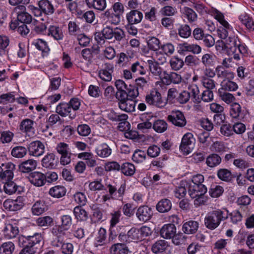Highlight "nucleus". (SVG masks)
<instances>
[{"label": "nucleus", "mask_w": 254, "mask_h": 254, "mask_svg": "<svg viewBox=\"0 0 254 254\" xmlns=\"http://www.w3.org/2000/svg\"><path fill=\"white\" fill-rule=\"evenodd\" d=\"M67 230L63 229L59 226H55L53 227L51 232L55 239L64 240L66 237V231Z\"/></svg>", "instance_id": "40"}, {"label": "nucleus", "mask_w": 254, "mask_h": 254, "mask_svg": "<svg viewBox=\"0 0 254 254\" xmlns=\"http://www.w3.org/2000/svg\"><path fill=\"white\" fill-rule=\"evenodd\" d=\"M43 241V237L41 233H36L33 235L23 236L18 238L19 244H25L32 248L38 250Z\"/></svg>", "instance_id": "2"}, {"label": "nucleus", "mask_w": 254, "mask_h": 254, "mask_svg": "<svg viewBox=\"0 0 254 254\" xmlns=\"http://www.w3.org/2000/svg\"><path fill=\"white\" fill-rule=\"evenodd\" d=\"M120 170L126 176H132L135 172L134 166L130 163L126 162L122 165Z\"/></svg>", "instance_id": "48"}, {"label": "nucleus", "mask_w": 254, "mask_h": 254, "mask_svg": "<svg viewBox=\"0 0 254 254\" xmlns=\"http://www.w3.org/2000/svg\"><path fill=\"white\" fill-rule=\"evenodd\" d=\"M96 152L99 157L106 158L111 155L112 150L107 144L102 143L97 147Z\"/></svg>", "instance_id": "32"}, {"label": "nucleus", "mask_w": 254, "mask_h": 254, "mask_svg": "<svg viewBox=\"0 0 254 254\" xmlns=\"http://www.w3.org/2000/svg\"><path fill=\"white\" fill-rule=\"evenodd\" d=\"M201 62L206 67L213 66L215 64V56L212 54H205L202 56Z\"/></svg>", "instance_id": "44"}, {"label": "nucleus", "mask_w": 254, "mask_h": 254, "mask_svg": "<svg viewBox=\"0 0 254 254\" xmlns=\"http://www.w3.org/2000/svg\"><path fill=\"white\" fill-rule=\"evenodd\" d=\"M198 225L199 224L197 221H189L184 224L182 230L186 234H192L197 231Z\"/></svg>", "instance_id": "23"}, {"label": "nucleus", "mask_w": 254, "mask_h": 254, "mask_svg": "<svg viewBox=\"0 0 254 254\" xmlns=\"http://www.w3.org/2000/svg\"><path fill=\"white\" fill-rule=\"evenodd\" d=\"M176 227L174 224H168L164 225L160 230L161 237L166 239H171L176 233Z\"/></svg>", "instance_id": "17"}, {"label": "nucleus", "mask_w": 254, "mask_h": 254, "mask_svg": "<svg viewBox=\"0 0 254 254\" xmlns=\"http://www.w3.org/2000/svg\"><path fill=\"white\" fill-rule=\"evenodd\" d=\"M188 192L192 198H195L205 194L207 192V188L205 185L197 186L195 184H189Z\"/></svg>", "instance_id": "13"}, {"label": "nucleus", "mask_w": 254, "mask_h": 254, "mask_svg": "<svg viewBox=\"0 0 254 254\" xmlns=\"http://www.w3.org/2000/svg\"><path fill=\"white\" fill-rule=\"evenodd\" d=\"M73 213L75 218L79 221H84L87 218V213L81 206L75 207Z\"/></svg>", "instance_id": "47"}, {"label": "nucleus", "mask_w": 254, "mask_h": 254, "mask_svg": "<svg viewBox=\"0 0 254 254\" xmlns=\"http://www.w3.org/2000/svg\"><path fill=\"white\" fill-rule=\"evenodd\" d=\"M15 169V165L11 162L2 164L0 166V181L2 184L5 182L11 180L13 178V171Z\"/></svg>", "instance_id": "5"}, {"label": "nucleus", "mask_w": 254, "mask_h": 254, "mask_svg": "<svg viewBox=\"0 0 254 254\" xmlns=\"http://www.w3.org/2000/svg\"><path fill=\"white\" fill-rule=\"evenodd\" d=\"M130 70L132 73H136L140 75H144L146 73V70L143 65L139 62L132 64L130 67Z\"/></svg>", "instance_id": "61"}, {"label": "nucleus", "mask_w": 254, "mask_h": 254, "mask_svg": "<svg viewBox=\"0 0 254 254\" xmlns=\"http://www.w3.org/2000/svg\"><path fill=\"white\" fill-rule=\"evenodd\" d=\"M232 80L223 79L220 84L221 88L219 89H222L227 92L236 91L238 88V85Z\"/></svg>", "instance_id": "29"}, {"label": "nucleus", "mask_w": 254, "mask_h": 254, "mask_svg": "<svg viewBox=\"0 0 254 254\" xmlns=\"http://www.w3.org/2000/svg\"><path fill=\"white\" fill-rule=\"evenodd\" d=\"M108 188L109 194L112 196L113 198L118 200L123 199L126 190V184L125 183L122 184L118 190L115 186L110 184L108 185Z\"/></svg>", "instance_id": "15"}, {"label": "nucleus", "mask_w": 254, "mask_h": 254, "mask_svg": "<svg viewBox=\"0 0 254 254\" xmlns=\"http://www.w3.org/2000/svg\"><path fill=\"white\" fill-rule=\"evenodd\" d=\"M108 118L109 120L113 121V122H123L124 124L126 123L125 122L128 116L127 115L125 114H118L114 111H111L108 114Z\"/></svg>", "instance_id": "49"}, {"label": "nucleus", "mask_w": 254, "mask_h": 254, "mask_svg": "<svg viewBox=\"0 0 254 254\" xmlns=\"http://www.w3.org/2000/svg\"><path fill=\"white\" fill-rule=\"evenodd\" d=\"M218 93L221 99L227 104L231 103L235 100L233 94L222 89H219Z\"/></svg>", "instance_id": "52"}, {"label": "nucleus", "mask_w": 254, "mask_h": 254, "mask_svg": "<svg viewBox=\"0 0 254 254\" xmlns=\"http://www.w3.org/2000/svg\"><path fill=\"white\" fill-rule=\"evenodd\" d=\"M86 5L99 12L104 11L107 7L106 0H85Z\"/></svg>", "instance_id": "20"}, {"label": "nucleus", "mask_w": 254, "mask_h": 254, "mask_svg": "<svg viewBox=\"0 0 254 254\" xmlns=\"http://www.w3.org/2000/svg\"><path fill=\"white\" fill-rule=\"evenodd\" d=\"M25 198L19 196L16 199H7L3 203V207L9 211H17L22 209L25 205Z\"/></svg>", "instance_id": "3"}, {"label": "nucleus", "mask_w": 254, "mask_h": 254, "mask_svg": "<svg viewBox=\"0 0 254 254\" xmlns=\"http://www.w3.org/2000/svg\"><path fill=\"white\" fill-rule=\"evenodd\" d=\"M216 75L219 78L223 79H233L234 74L233 72L226 69L222 65H218L215 68Z\"/></svg>", "instance_id": "21"}, {"label": "nucleus", "mask_w": 254, "mask_h": 254, "mask_svg": "<svg viewBox=\"0 0 254 254\" xmlns=\"http://www.w3.org/2000/svg\"><path fill=\"white\" fill-rule=\"evenodd\" d=\"M27 149L23 146L14 147L11 150V154L12 156L15 158H22L27 153Z\"/></svg>", "instance_id": "55"}, {"label": "nucleus", "mask_w": 254, "mask_h": 254, "mask_svg": "<svg viewBox=\"0 0 254 254\" xmlns=\"http://www.w3.org/2000/svg\"><path fill=\"white\" fill-rule=\"evenodd\" d=\"M168 243L164 240H160L154 243L151 248L152 251L155 254L163 253L168 247Z\"/></svg>", "instance_id": "27"}, {"label": "nucleus", "mask_w": 254, "mask_h": 254, "mask_svg": "<svg viewBox=\"0 0 254 254\" xmlns=\"http://www.w3.org/2000/svg\"><path fill=\"white\" fill-rule=\"evenodd\" d=\"M38 4L42 12L46 14H52L54 11V8L53 5L48 0H40Z\"/></svg>", "instance_id": "36"}, {"label": "nucleus", "mask_w": 254, "mask_h": 254, "mask_svg": "<svg viewBox=\"0 0 254 254\" xmlns=\"http://www.w3.org/2000/svg\"><path fill=\"white\" fill-rule=\"evenodd\" d=\"M114 13L119 20L121 19V16L124 13L125 8L124 4L120 2H115L112 6Z\"/></svg>", "instance_id": "57"}, {"label": "nucleus", "mask_w": 254, "mask_h": 254, "mask_svg": "<svg viewBox=\"0 0 254 254\" xmlns=\"http://www.w3.org/2000/svg\"><path fill=\"white\" fill-rule=\"evenodd\" d=\"M48 35H51L55 40H62L64 34L62 29L57 26H50L48 29Z\"/></svg>", "instance_id": "37"}, {"label": "nucleus", "mask_w": 254, "mask_h": 254, "mask_svg": "<svg viewBox=\"0 0 254 254\" xmlns=\"http://www.w3.org/2000/svg\"><path fill=\"white\" fill-rule=\"evenodd\" d=\"M217 176L220 180L225 182H230L235 177L233 176L231 172L226 169L219 170L217 172Z\"/></svg>", "instance_id": "45"}, {"label": "nucleus", "mask_w": 254, "mask_h": 254, "mask_svg": "<svg viewBox=\"0 0 254 254\" xmlns=\"http://www.w3.org/2000/svg\"><path fill=\"white\" fill-rule=\"evenodd\" d=\"M14 249L15 246L12 242L4 243L0 247V254H12Z\"/></svg>", "instance_id": "51"}, {"label": "nucleus", "mask_w": 254, "mask_h": 254, "mask_svg": "<svg viewBox=\"0 0 254 254\" xmlns=\"http://www.w3.org/2000/svg\"><path fill=\"white\" fill-rule=\"evenodd\" d=\"M34 122L29 119L23 120L19 126V129L23 132H30L34 129Z\"/></svg>", "instance_id": "41"}, {"label": "nucleus", "mask_w": 254, "mask_h": 254, "mask_svg": "<svg viewBox=\"0 0 254 254\" xmlns=\"http://www.w3.org/2000/svg\"><path fill=\"white\" fill-rule=\"evenodd\" d=\"M145 101L148 104L159 108H163L166 104L162 99L161 94L156 90L152 91L149 94L147 95Z\"/></svg>", "instance_id": "6"}, {"label": "nucleus", "mask_w": 254, "mask_h": 254, "mask_svg": "<svg viewBox=\"0 0 254 254\" xmlns=\"http://www.w3.org/2000/svg\"><path fill=\"white\" fill-rule=\"evenodd\" d=\"M143 13L138 10H131L126 14V19L128 23L138 24L143 19Z\"/></svg>", "instance_id": "16"}, {"label": "nucleus", "mask_w": 254, "mask_h": 254, "mask_svg": "<svg viewBox=\"0 0 254 254\" xmlns=\"http://www.w3.org/2000/svg\"><path fill=\"white\" fill-rule=\"evenodd\" d=\"M127 234L128 240L130 242L141 241L138 229L132 228L128 231Z\"/></svg>", "instance_id": "60"}, {"label": "nucleus", "mask_w": 254, "mask_h": 254, "mask_svg": "<svg viewBox=\"0 0 254 254\" xmlns=\"http://www.w3.org/2000/svg\"><path fill=\"white\" fill-rule=\"evenodd\" d=\"M151 208L146 206L139 207L136 212V215L139 221L146 222L149 220L152 216Z\"/></svg>", "instance_id": "19"}, {"label": "nucleus", "mask_w": 254, "mask_h": 254, "mask_svg": "<svg viewBox=\"0 0 254 254\" xmlns=\"http://www.w3.org/2000/svg\"><path fill=\"white\" fill-rule=\"evenodd\" d=\"M154 130L158 133H162L166 131L168 127L166 122L163 120H158L154 122L152 125Z\"/></svg>", "instance_id": "46"}, {"label": "nucleus", "mask_w": 254, "mask_h": 254, "mask_svg": "<svg viewBox=\"0 0 254 254\" xmlns=\"http://www.w3.org/2000/svg\"><path fill=\"white\" fill-rule=\"evenodd\" d=\"M167 119L174 125L179 127H184L187 124L184 114L179 110L172 111L171 114L167 117Z\"/></svg>", "instance_id": "9"}, {"label": "nucleus", "mask_w": 254, "mask_h": 254, "mask_svg": "<svg viewBox=\"0 0 254 254\" xmlns=\"http://www.w3.org/2000/svg\"><path fill=\"white\" fill-rule=\"evenodd\" d=\"M161 79L162 82L166 85H170L172 83L178 84L182 80V76L179 73L175 72H168L166 70L163 71L161 76Z\"/></svg>", "instance_id": "7"}, {"label": "nucleus", "mask_w": 254, "mask_h": 254, "mask_svg": "<svg viewBox=\"0 0 254 254\" xmlns=\"http://www.w3.org/2000/svg\"><path fill=\"white\" fill-rule=\"evenodd\" d=\"M58 163V159L55 154L48 153L42 160V165L43 167L52 169L55 168Z\"/></svg>", "instance_id": "14"}, {"label": "nucleus", "mask_w": 254, "mask_h": 254, "mask_svg": "<svg viewBox=\"0 0 254 254\" xmlns=\"http://www.w3.org/2000/svg\"><path fill=\"white\" fill-rule=\"evenodd\" d=\"M106 231L103 228H100L95 238L94 245L95 247L104 246L106 244Z\"/></svg>", "instance_id": "34"}, {"label": "nucleus", "mask_w": 254, "mask_h": 254, "mask_svg": "<svg viewBox=\"0 0 254 254\" xmlns=\"http://www.w3.org/2000/svg\"><path fill=\"white\" fill-rule=\"evenodd\" d=\"M113 65L106 64L105 68L99 70V77L105 81H110L112 80V73L113 72Z\"/></svg>", "instance_id": "22"}, {"label": "nucleus", "mask_w": 254, "mask_h": 254, "mask_svg": "<svg viewBox=\"0 0 254 254\" xmlns=\"http://www.w3.org/2000/svg\"><path fill=\"white\" fill-rule=\"evenodd\" d=\"M178 34L182 38H188L191 34L190 28L187 24L181 25L178 29Z\"/></svg>", "instance_id": "62"}, {"label": "nucleus", "mask_w": 254, "mask_h": 254, "mask_svg": "<svg viewBox=\"0 0 254 254\" xmlns=\"http://www.w3.org/2000/svg\"><path fill=\"white\" fill-rule=\"evenodd\" d=\"M172 207L171 201L167 198L160 200L156 205V209L161 213L168 212Z\"/></svg>", "instance_id": "31"}, {"label": "nucleus", "mask_w": 254, "mask_h": 254, "mask_svg": "<svg viewBox=\"0 0 254 254\" xmlns=\"http://www.w3.org/2000/svg\"><path fill=\"white\" fill-rule=\"evenodd\" d=\"M32 45L34 46L36 49L42 52H47L49 51V48L47 45V42L42 39H38L32 43Z\"/></svg>", "instance_id": "58"}, {"label": "nucleus", "mask_w": 254, "mask_h": 254, "mask_svg": "<svg viewBox=\"0 0 254 254\" xmlns=\"http://www.w3.org/2000/svg\"><path fill=\"white\" fill-rule=\"evenodd\" d=\"M188 185L187 182H181L180 186L176 188L174 191L175 196L179 198L184 197L187 193V189H188Z\"/></svg>", "instance_id": "42"}, {"label": "nucleus", "mask_w": 254, "mask_h": 254, "mask_svg": "<svg viewBox=\"0 0 254 254\" xmlns=\"http://www.w3.org/2000/svg\"><path fill=\"white\" fill-rule=\"evenodd\" d=\"M37 166L36 162L33 159H29L19 165V170L23 173H29L34 170Z\"/></svg>", "instance_id": "25"}, {"label": "nucleus", "mask_w": 254, "mask_h": 254, "mask_svg": "<svg viewBox=\"0 0 254 254\" xmlns=\"http://www.w3.org/2000/svg\"><path fill=\"white\" fill-rule=\"evenodd\" d=\"M182 48L183 51L191 52L193 54L198 55L201 52V48L197 44H189L186 42L182 44Z\"/></svg>", "instance_id": "39"}, {"label": "nucleus", "mask_w": 254, "mask_h": 254, "mask_svg": "<svg viewBox=\"0 0 254 254\" xmlns=\"http://www.w3.org/2000/svg\"><path fill=\"white\" fill-rule=\"evenodd\" d=\"M136 102L132 99H128L120 103L119 104L120 109L126 112H131L135 111Z\"/></svg>", "instance_id": "26"}, {"label": "nucleus", "mask_w": 254, "mask_h": 254, "mask_svg": "<svg viewBox=\"0 0 254 254\" xmlns=\"http://www.w3.org/2000/svg\"><path fill=\"white\" fill-rule=\"evenodd\" d=\"M101 17L104 20H107L112 24L117 25L120 22L121 20H119L115 14L113 12L111 9L104 10V12L101 14Z\"/></svg>", "instance_id": "28"}, {"label": "nucleus", "mask_w": 254, "mask_h": 254, "mask_svg": "<svg viewBox=\"0 0 254 254\" xmlns=\"http://www.w3.org/2000/svg\"><path fill=\"white\" fill-rule=\"evenodd\" d=\"M53 222L52 218L50 216H45L38 218L36 220L37 224L41 227L51 226Z\"/></svg>", "instance_id": "63"}, {"label": "nucleus", "mask_w": 254, "mask_h": 254, "mask_svg": "<svg viewBox=\"0 0 254 254\" xmlns=\"http://www.w3.org/2000/svg\"><path fill=\"white\" fill-rule=\"evenodd\" d=\"M4 233L5 237L10 239L15 238L18 234L19 230L17 226L8 224L5 227Z\"/></svg>", "instance_id": "38"}, {"label": "nucleus", "mask_w": 254, "mask_h": 254, "mask_svg": "<svg viewBox=\"0 0 254 254\" xmlns=\"http://www.w3.org/2000/svg\"><path fill=\"white\" fill-rule=\"evenodd\" d=\"M66 190L63 186H56L49 190L50 195L56 198H60L65 195Z\"/></svg>", "instance_id": "30"}, {"label": "nucleus", "mask_w": 254, "mask_h": 254, "mask_svg": "<svg viewBox=\"0 0 254 254\" xmlns=\"http://www.w3.org/2000/svg\"><path fill=\"white\" fill-rule=\"evenodd\" d=\"M128 248L122 243L115 244L111 248L112 254H128Z\"/></svg>", "instance_id": "35"}, {"label": "nucleus", "mask_w": 254, "mask_h": 254, "mask_svg": "<svg viewBox=\"0 0 254 254\" xmlns=\"http://www.w3.org/2000/svg\"><path fill=\"white\" fill-rule=\"evenodd\" d=\"M227 148L223 142L218 141L213 142L210 148L211 151L219 153L226 152Z\"/></svg>", "instance_id": "56"}, {"label": "nucleus", "mask_w": 254, "mask_h": 254, "mask_svg": "<svg viewBox=\"0 0 254 254\" xmlns=\"http://www.w3.org/2000/svg\"><path fill=\"white\" fill-rule=\"evenodd\" d=\"M221 158L217 154L212 153L206 158V163L210 167H214L220 164Z\"/></svg>", "instance_id": "43"}, {"label": "nucleus", "mask_w": 254, "mask_h": 254, "mask_svg": "<svg viewBox=\"0 0 254 254\" xmlns=\"http://www.w3.org/2000/svg\"><path fill=\"white\" fill-rule=\"evenodd\" d=\"M228 212L221 209H217L208 212L204 219L205 226L208 229L213 230L217 228L222 221L228 218Z\"/></svg>", "instance_id": "1"}, {"label": "nucleus", "mask_w": 254, "mask_h": 254, "mask_svg": "<svg viewBox=\"0 0 254 254\" xmlns=\"http://www.w3.org/2000/svg\"><path fill=\"white\" fill-rule=\"evenodd\" d=\"M171 239L174 245L179 246L186 243L187 237L182 233H176Z\"/></svg>", "instance_id": "54"}, {"label": "nucleus", "mask_w": 254, "mask_h": 254, "mask_svg": "<svg viewBox=\"0 0 254 254\" xmlns=\"http://www.w3.org/2000/svg\"><path fill=\"white\" fill-rule=\"evenodd\" d=\"M170 64L172 69L178 70L184 65V62L182 59L177 57H173L170 61Z\"/></svg>", "instance_id": "53"}, {"label": "nucleus", "mask_w": 254, "mask_h": 254, "mask_svg": "<svg viewBox=\"0 0 254 254\" xmlns=\"http://www.w3.org/2000/svg\"><path fill=\"white\" fill-rule=\"evenodd\" d=\"M4 191L8 194H12L16 192L20 193L24 191V188L21 186L17 185L15 183L11 180L5 182L3 183Z\"/></svg>", "instance_id": "11"}, {"label": "nucleus", "mask_w": 254, "mask_h": 254, "mask_svg": "<svg viewBox=\"0 0 254 254\" xmlns=\"http://www.w3.org/2000/svg\"><path fill=\"white\" fill-rule=\"evenodd\" d=\"M150 71L155 76L162 75V68L159 66V64L154 59L147 60Z\"/></svg>", "instance_id": "33"}, {"label": "nucleus", "mask_w": 254, "mask_h": 254, "mask_svg": "<svg viewBox=\"0 0 254 254\" xmlns=\"http://www.w3.org/2000/svg\"><path fill=\"white\" fill-rule=\"evenodd\" d=\"M14 11L17 14V19L14 21H18L24 24H29L32 22V17L26 11L25 6L18 5L14 8Z\"/></svg>", "instance_id": "8"}, {"label": "nucleus", "mask_w": 254, "mask_h": 254, "mask_svg": "<svg viewBox=\"0 0 254 254\" xmlns=\"http://www.w3.org/2000/svg\"><path fill=\"white\" fill-rule=\"evenodd\" d=\"M46 206L43 201H38L36 202L32 207L33 214L39 215L45 212Z\"/></svg>", "instance_id": "50"}, {"label": "nucleus", "mask_w": 254, "mask_h": 254, "mask_svg": "<svg viewBox=\"0 0 254 254\" xmlns=\"http://www.w3.org/2000/svg\"><path fill=\"white\" fill-rule=\"evenodd\" d=\"M195 143V138L191 133H186L182 139L180 149L186 154L190 153L193 148Z\"/></svg>", "instance_id": "4"}, {"label": "nucleus", "mask_w": 254, "mask_h": 254, "mask_svg": "<svg viewBox=\"0 0 254 254\" xmlns=\"http://www.w3.org/2000/svg\"><path fill=\"white\" fill-rule=\"evenodd\" d=\"M45 148L43 143L40 140L31 142L28 147L29 154L35 157L43 155L45 152Z\"/></svg>", "instance_id": "10"}, {"label": "nucleus", "mask_w": 254, "mask_h": 254, "mask_svg": "<svg viewBox=\"0 0 254 254\" xmlns=\"http://www.w3.org/2000/svg\"><path fill=\"white\" fill-rule=\"evenodd\" d=\"M223 191V188L221 186L213 185L211 187L209 193L212 197H218L222 194Z\"/></svg>", "instance_id": "64"}, {"label": "nucleus", "mask_w": 254, "mask_h": 254, "mask_svg": "<svg viewBox=\"0 0 254 254\" xmlns=\"http://www.w3.org/2000/svg\"><path fill=\"white\" fill-rule=\"evenodd\" d=\"M10 27L12 30L17 29V32L22 36H25L29 32L26 24L19 23L18 21H12L10 24Z\"/></svg>", "instance_id": "24"}, {"label": "nucleus", "mask_w": 254, "mask_h": 254, "mask_svg": "<svg viewBox=\"0 0 254 254\" xmlns=\"http://www.w3.org/2000/svg\"><path fill=\"white\" fill-rule=\"evenodd\" d=\"M29 181L35 186L41 187L44 185L46 181V176L42 173L34 172L29 177Z\"/></svg>", "instance_id": "18"}, {"label": "nucleus", "mask_w": 254, "mask_h": 254, "mask_svg": "<svg viewBox=\"0 0 254 254\" xmlns=\"http://www.w3.org/2000/svg\"><path fill=\"white\" fill-rule=\"evenodd\" d=\"M72 224L71 217L68 215H64L61 217V225H57L60 227L68 230Z\"/></svg>", "instance_id": "59"}, {"label": "nucleus", "mask_w": 254, "mask_h": 254, "mask_svg": "<svg viewBox=\"0 0 254 254\" xmlns=\"http://www.w3.org/2000/svg\"><path fill=\"white\" fill-rule=\"evenodd\" d=\"M56 112L63 117L68 116L70 119H74L76 113L72 111L70 105L68 103H63L60 104L56 108Z\"/></svg>", "instance_id": "12"}]
</instances>
